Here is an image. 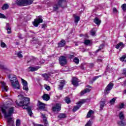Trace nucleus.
<instances>
[{
    "label": "nucleus",
    "mask_w": 126,
    "mask_h": 126,
    "mask_svg": "<svg viewBox=\"0 0 126 126\" xmlns=\"http://www.w3.org/2000/svg\"><path fill=\"white\" fill-rule=\"evenodd\" d=\"M12 103L10 101L6 102L5 104H3L0 107L2 114L4 118H8L14 113V107H10Z\"/></svg>",
    "instance_id": "obj_1"
},
{
    "label": "nucleus",
    "mask_w": 126,
    "mask_h": 126,
    "mask_svg": "<svg viewBox=\"0 0 126 126\" xmlns=\"http://www.w3.org/2000/svg\"><path fill=\"white\" fill-rule=\"evenodd\" d=\"M8 78L14 89H20V86L19 85V82H18V80H17V78H16V76L12 74H10L8 76Z\"/></svg>",
    "instance_id": "obj_2"
},
{
    "label": "nucleus",
    "mask_w": 126,
    "mask_h": 126,
    "mask_svg": "<svg viewBox=\"0 0 126 126\" xmlns=\"http://www.w3.org/2000/svg\"><path fill=\"white\" fill-rule=\"evenodd\" d=\"M57 3H55L53 5V11H57V10H59L60 7L61 8H65L67 7V2H66V0H57Z\"/></svg>",
    "instance_id": "obj_3"
},
{
    "label": "nucleus",
    "mask_w": 126,
    "mask_h": 126,
    "mask_svg": "<svg viewBox=\"0 0 126 126\" xmlns=\"http://www.w3.org/2000/svg\"><path fill=\"white\" fill-rule=\"evenodd\" d=\"M15 103L17 106H20L23 107L28 108L29 104H30V98L27 97H23L22 99L20 101L16 100Z\"/></svg>",
    "instance_id": "obj_4"
},
{
    "label": "nucleus",
    "mask_w": 126,
    "mask_h": 126,
    "mask_svg": "<svg viewBox=\"0 0 126 126\" xmlns=\"http://www.w3.org/2000/svg\"><path fill=\"white\" fill-rule=\"evenodd\" d=\"M34 0H16V4L18 6H27L33 3Z\"/></svg>",
    "instance_id": "obj_5"
},
{
    "label": "nucleus",
    "mask_w": 126,
    "mask_h": 126,
    "mask_svg": "<svg viewBox=\"0 0 126 126\" xmlns=\"http://www.w3.org/2000/svg\"><path fill=\"white\" fill-rule=\"evenodd\" d=\"M86 102V99H83L81 101H79L77 103V106H74L73 108V112H76L78 110H79V108L83 104H84Z\"/></svg>",
    "instance_id": "obj_6"
},
{
    "label": "nucleus",
    "mask_w": 126,
    "mask_h": 126,
    "mask_svg": "<svg viewBox=\"0 0 126 126\" xmlns=\"http://www.w3.org/2000/svg\"><path fill=\"white\" fill-rule=\"evenodd\" d=\"M43 23V18L42 16H39L38 18L34 19V22H33L32 24L35 26V27H38L40 23Z\"/></svg>",
    "instance_id": "obj_7"
},
{
    "label": "nucleus",
    "mask_w": 126,
    "mask_h": 126,
    "mask_svg": "<svg viewBox=\"0 0 126 126\" xmlns=\"http://www.w3.org/2000/svg\"><path fill=\"white\" fill-rule=\"evenodd\" d=\"M59 63L61 65L63 66V65H65L67 63V61L66 60V57L64 56H62L59 58Z\"/></svg>",
    "instance_id": "obj_8"
},
{
    "label": "nucleus",
    "mask_w": 126,
    "mask_h": 126,
    "mask_svg": "<svg viewBox=\"0 0 126 126\" xmlns=\"http://www.w3.org/2000/svg\"><path fill=\"white\" fill-rule=\"evenodd\" d=\"M114 87V84L113 83H110L105 88L104 90V93L106 94H109L110 92L113 89Z\"/></svg>",
    "instance_id": "obj_9"
},
{
    "label": "nucleus",
    "mask_w": 126,
    "mask_h": 126,
    "mask_svg": "<svg viewBox=\"0 0 126 126\" xmlns=\"http://www.w3.org/2000/svg\"><path fill=\"white\" fill-rule=\"evenodd\" d=\"M21 81L23 85V89L25 90L27 93L28 92V91H29V88H28V83H27V81L22 78L21 79Z\"/></svg>",
    "instance_id": "obj_10"
},
{
    "label": "nucleus",
    "mask_w": 126,
    "mask_h": 126,
    "mask_svg": "<svg viewBox=\"0 0 126 126\" xmlns=\"http://www.w3.org/2000/svg\"><path fill=\"white\" fill-rule=\"evenodd\" d=\"M62 105L59 103H57L55 106L52 108L53 112H59L61 111Z\"/></svg>",
    "instance_id": "obj_11"
},
{
    "label": "nucleus",
    "mask_w": 126,
    "mask_h": 126,
    "mask_svg": "<svg viewBox=\"0 0 126 126\" xmlns=\"http://www.w3.org/2000/svg\"><path fill=\"white\" fill-rule=\"evenodd\" d=\"M0 83L1 85L2 92H7V90H8V87L6 86V84L4 82H1Z\"/></svg>",
    "instance_id": "obj_12"
},
{
    "label": "nucleus",
    "mask_w": 126,
    "mask_h": 126,
    "mask_svg": "<svg viewBox=\"0 0 126 126\" xmlns=\"http://www.w3.org/2000/svg\"><path fill=\"white\" fill-rule=\"evenodd\" d=\"M66 83V82H65V80H61L60 81V85H59L58 89L59 90H63V86H65Z\"/></svg>",
    "instance_id": "obj_13"
},
{
    "label": "nucleus",
    "mask_w": 126,
    "mask_h": 126,
    "mask_svg": "<svg viewBox=\"0 0 126 126\" xmlns=\"http://www.w3.org/2000/svg\"><path fill=\"white\" fill-rule=\"evenodd\" d=\"M43 119V123L45 126H49V123L48 122V119L47 117H46V115L45 114H43V113H40Z\"/></svg>",
    "instance_id": "obj_14"
},
{
    "label": "nucleus",
    "mask_w": 126,
    "mask_h": 126,
    "mask_svg": "<svg viewBox=\"0 0 126 126\" xmlns=\"http://www.w3.org/2000/svg\"><path fill=\"white\" fill-rule=\"evenodd\" d=\"M115 48L117 49L120 48L121 50H122V49L125 48V44L123 42H120L116 45Z\"/></svg>",
    "instance_id": "obj_15"
},
{
    "label": "nucleus",
    "mask_w": 126,
    "mask_h": 126,
    "mask_svg": "<svg viewBox=\"0 0 126 126\" xmlns=\"http://www.w3.org/2000/svg\"><path fill=\"white\" fill-rule=\"evenodd\" d=\"M40 68L39 66H35V67H29L28 69L29 71H36V70H38Z\"/></svg>",
    "instance_id": "obj_16"
},
{
    "label": "nucleus",
    "mask_w": 126,
    "mask_h": 126,
    "mask_svg": "<svg viewBox=\"0 0 126 126\" xmlns=\"http://www.w3.org/2000/svg\"><path fill=\"white\" fill-rule=\"evenodd\" d=\"M72 84H73L74 86H78V79L76 78H73L72 80Z\"/></svg>",
    "instance_id": "obj_17"
},
{
    "label": "nucleus",
    "mask_w": 126,
    "mask_h": 126,
    "mask_svg": "<svg viewBox=\"0 0 126 126\" xmlns=\"http://www.w3.org/2000/svg\"><path fill=\"white\" fill-rule=\"evenodd\" d=\"M39 110H44L45 109V106H47V104L43 103L41 102H39Z\"/></svg>",
    "instance_id": "obj_18"
},
{
    "label": "nucleus",
    "mask_w": 126,
    "mask_h": 126,
    "mask_svg": "<svg viewBox=\"0 0 126 126\" xmlns=\"http://www.w3.org/2000/svg\"><path fill=\"white\" fill-rule=\"evenodd\" d=\"M65 45V41L63 39H62L60 43H58L59 48H62Z\"/></svg>",
    "instance_id": "obj_19"
},
{
    "label": "nucleus",
    "mask_w": 126,
    "mask_h": 126,
    "mask_svg": "<svg viewBox=\"0 0 126 126\" xmlns=\"http://www.w3.org/2000/svg\"><path fill=\"white\" fill-rule=\"evenodd\" d=\"M23 109H26V110L28 111V113L29 116H30V117L32 116V114H33V113H32V110L31 108H30V107H27V108L25 107H24Z\"/></svg>",
    "instance_id": "obj_20"
},
{
    "label": "nucleus",
    "mask_w": 126,
    "mask_h": 126,
    "mask_svg": "<svg viewBox=\"0 0 126 126\" xmlns=\"http://www.w3.org/2000/svg\"><path fill=\"white\" fill-rule=\"evenodd\" d=\"M42 98L45 101H49L50 100V96H49V94H45L42 96Z\"/></svg>",
    "instance_id": "obj_21"
},
{
    "label": "nucleus",
    "mask_w": 126,
    "mask_h": 126,
    "mask_svg": "<svg viewBox=\"0 0 126 126\" xmlns=\"http://www.w3.org/2000/svg\"><path fill=\"white\" fill-rule=\"evenodd\" d=\"M41 76L44 78V80H46V81H48L49 80V78H50V76H49V74L47 73L42 74L41 75Z\"/></svg>",
    "instance_id": "obj_22"
},
{
    "label": "nucleus",
    "mask_w": 126,
    "mask_h": 126,
    "mask_svg": "<svg viewBox=\"0 0 126 126\" xmlns=\"http://www.w3.org/2000/svg\"><path fill=\"white\" fill-rule=\"evenodd\" d=\"M9 8V5L7 3H5L1 7L2 10H6V9H8Z\"/></svg>",
    "instance_id": "obj_23"
},
{
    "label": "nucleus",
    "mask_w": 126,
    "mask_h": 126,
    "mask_svg": "<svg viewBox=\"0 0 126 126\" xmlns=\"http://www.w3.org/2000/svg\"><path fill=\"white\" fill-rule=\"evenodd\" d=\"M58 118L60 120H61V119H65V118H66V115L64 113H61L58 116Z\"/></svg>",
    "instance_id": "obj_24"
},
{
    "label": "nucleus",
    "mask_w": 126,
    "mask_h": 126,
    "mask_svg": "<svg viewBox=\"0 0 126 126\" xmlns=\"http://www.w3.org/2000/svg\"><path fill=\"white\" fill-rule=\"evenodd\" d=\"M118 125L121 126H126V120H121V121L118 122Z\"/></svg>",
    "instance_id": "obj_25"
},
{
    "label": "nucleus",
    "mask_w": 126,
    "mask_h": 126,
    "mask_svg": "<svg viewBox=\"0 0 126 126\" xmlns=\"http://www.w3.org/2000/svg\"><path fill=\"white\" fill-rule=\"evenodd\" d=\"M94 23H95V24H96V25H100V24H101V21H100L99 18H98L97 17L94 18Z\"/></svg>",
    "instance_id": "obj_26"
},
{
    "label": "nucleus",
    "mask_w": 126,
    "mask_h": 126,
    "mask_svg": "<svg viewBox=\"0 0 126 126\" xmlns=\"http://www.w3.org/2000/svg\"><path fill=\"white\" fill-rule=\"evenodd\" d=\"M119 119H120L121 120H125V115H124V112H120L119 113Z\"/></svg>",
    "instance_id": "obj_27"
},
{
    "label": "nucleus",
    "mask_w": 126,
    "mask_h": 126,
    "mask_svg": "<svg viewBox=\"0 0 126 126\" xmlns=\"http://www.w3.org/2000/svg\"><path fill=\"white\" fill-rule=\"evenodd\" d=\"M96 32H97V29L94 28L92 30L90 31V33L92 36H95V34H96Z\"/></svg>",
    "instance_id": "obj_28"
},
{
    "label": "nucleus",
    "mask_w": 126,
    "mask_h": 126,
    "mask_svg": "<svg viewBox=\"0 0 126 126\" xmlns=\"http://www.w3.org/2000/svg\"><path fill=\"white\" fill-rule=\"evenodd\" d=\"M101 76H102V75H99L97 76H94L93 77V80H91L90 81V83H93V82H94V81H95L96 79H98V78L99 77H101Z\"/></svg>",
    "instance_id": "obj_29"
},
{
    "label": "nucleus",
    "mask_w": 126,
    "mask_h": 126,
    "mask_svg": "<svg viewBox=\"0 0 126 126\" xmlns=\"http://www.w3.org/2000/svg\"><path fill=\"white\" fill-rule=\"evenodd\" d=\"M74 22L75 23H78V21L80 20V18L79 16H77L75 15H74Z\"/></svg>",
    "instance_id": "obj_30"
},
{
    "label": "nucleus",
    "mask_w": 126,
    "mask_h": 126,
    "mask_svg": "<svg viewBox=\"0 0 126 126\" xmlns=\"http://www.w3.org/2000/svg\"><path fill=\"white\" fill-rule=\"evenodd\" d=\"M12 124H13V122L12 121V118H8L7 120L8 126H10V125H12Z\"/></svg>",
    "instance_id": "obj_31"
},
{
    "label": "nucleus",
    "mask_w": 126,
    "mask_h": 126,
    "mask_svg": "<svg viewBox=\"0 0 126 126\" xmlns=\"http://www.w3.org/2000/svg\"><path fill=\"white\" fill-rule=\"evenodd\" d=\"M104 46H105V45H104V44H100V45L99 47V48L98 49H97V50H96L95 53H98V52H99V51H101L102 50V49H103L104 48Z\"/></svg>",
    "instance_id": "obj_32"
},
{
    "label": "nucleus",
    "mask_w": 126,
    "mask_h": 126,
    "mask_svg": "<svg viewBox=\"0 0 126 126\" xmlns=\"http://www.w3.org/2000/svg\"><path fill=\"white\" fill-rule=\"evenodd\" d=\"M92 119H91L87 123L85 126H92Z\"/></svg>",
    "instance_id": "obj_33"
},
{
    "label": "nucleus",
    "mask_w": 126,
    "mask_h": 126,
    "mask_svg": "<svg viewBox=\"0 0 126 126\" xmlns=\"http://www.w3.org/2000/svg\"><path fill=\"white\" fill-rule=\"evenodd\" d=\"M93 111L90 110L87 115V118H90L91 117L92 114H93Z\"/></svg>",
    "instance_id": "obj_34"
},
{
    "label": "nucleus",
    "mask_w": 126,
    "mask_h": 126,
    "mask_svg": "<svg viewBox=\"0 0 126 126\" xmlns=\"http://www.w3.org/2000/svg\"><path fill=\"white\" fill-rule=\"evenodd\" d=\"M104 106H105V101H101L100 102V109L101 110L104 109Z\"/></svg>",
    "instance_id": "obj_35"
},
{
    "label": "nucleus",
    "mask_w": 126,
    "mask_h": 126,
    "mask_svg": "<svg viewBox=\"0 0 126 126\" xmlns=\"http://www.w3.org/2000/svg\"><path fill=\"white\" fill-rule=\"evenodd\" d=\"M124 107H125V103H122L118 105V108L121 110V109L124 108Z\"/></svg>",
    "instance_id": "obj_36"
},
{
    "label": "nucleus",
    "mask_w": 126,
    "mask_h": 126,
    "mask_svg": "<svg viewBox=\"0 0 126 126\" xmlns=\"http://www.w3.org/2000/svg\"><path fill=\"white\" fill-rule=\"evenodd\" d=\"M65 103H67V104H69L71 102L70 98H69L68 97H66L65 98Z\"/></svg>",
    "instance_id": "obj_37"
},
{
    "label": "nucleus",
    "mask_w": 126,
    "mask_h": 126,
    "mask_svg": "<svg viewBox=\"0 0 126 126\" xmlns=\"http://www.w3.org/2000/svg\"><path fill=\"white\" fill-rule=\"evenodd\" d=\"M75 57V54L74 53H72L71 54L68 55V58L71 60L72 59H73Z\"/></svg>",
    "instance_id": "obj_38"
},
{
    "label": "nucleus",
    "mask_w": 126,
    "mask_h": 126,
    "mask_svg": "<svg viewBox=\"0 0 126 126\" xmlns=\"http://www.w3.org/2000/svg\"><path fill=\"white\" fill-rule=\"evenodd\" d=\"M73 62L76 63V64H78V63H79V59L76 57L74 59Z\"/></svg>",
    "instance_id": "obj_39"
},
{
    "label": "nucleus",
    "mask_w": 126,
    "mask_h": 126,
    "mask_svg": "<svg viewBox=\"0 0 126 126\" xmlns=\"http://www.w3.org/2000/svg\"><path fill=\"white\" fill-rule=\"evenodd\" d=\"M115 102H116V98H113L110 101V103L111 105H114Z\"/></svg>",
    "instance_id": "obj_40"
},
{
    "label": "nucleus",
    "mask_w": 126,
    "mask_h": 126,
    "mask_svg": "<svg viewBox=\"0 0 126 126\" xmlns=\"http://www.w3.org/2000/svg\"><path fill=\"white\" fill-rule=\"evenodd\" d=\"M0 46L2 48H6V44L2 41H1L0 42Z\"/></svg>",
    "instance_id": "obj_41"
},
{
    "label": "nucleus",
    "mask_w": 126,
    "mask_h": 126,
    "mask_svg": "<svg viewBox=\"0 0 126 126\" xmlns=\"http://www.w3.org/2000/svg\"><path fill=\"white\" fill-rule=\"evenodd\" d=\"M126 59V54L123 55L121 58L120 60L121 62H125V60Z\"/></svg>",
    "instance_id": "obj_42"
},
{
    "label": "nucleus",
    "mask_w": 126,
    "mask_h": 126,
    "mask_svg": "<svg viewBox=\"0 0 126 126\" xmlns=\"http://www.w3.org/2000/svg\"><path fill=\"white\" fill-rule=\"evenodd\" d=\"M17 56L18 58H19V59H22V58H23V56L22 55V54H21V53L20 52L17 53Z\"/></svg>",
    "instance_id": "obj_43"
},
{
    "label": "nucleus",
    "mask_w": 126,
    "mask_h": 126,
    "mask_svg": "<svg viewBox=\"0 0 126 126\" xmlns=\"http://www.w3.org/2000/svg\"><path fill=\"white\" fill-rule=\"evenodd\" d=\"M21 124V122H20V120L18 119L16 120V126H20Z\"/></svg>",
    "instance_id": "obj_44"
},
{
    "label": "nucleus",
    "mask_w": 126,
    "mask_h": 126,
    "mask_svg": "<svg viewBox=\"0 0 126 126\" xmlns=\"http://www.w3.org/2000/svg\"><path fill=\"white\" fill-rule=\"evenodd\" d=\"M84 43L85 45H88L89 44H90V43H91V41H90V40H85Z\"/></svg>",
    "instance_id": "obj_45"
},
{
    "label": "nucleus",
    "mask_w": 126,
    "mask_h": 126,
    "mask_svg": "<svg viewBox=\"0 0 126 126\" xmlns=\"http://www.w3.org/2000/svg\"><path fill=\"white\" fill-rule=\"evenodd\" d=\"M0 68L1 69H7V68H6V66L4 65H0Z\"/></svg>",
    "instance_id": "obj_46"
},
{
    "label": "nucleus",
    "mask_w": 126,
    "mask_h": 126,
    "mask_svg": "<svg viewBox=\"0 0 126 126\" xmlns=\"http://www.w3.org/2000/svg\"><path fill=\"white\" fill-rule=\"evenodd\" d=\"M45 89H46L47 91H50V90H51V87L49 86L45 85Z\"/></svg>",
    "instance_id": "obj_47"
},
{
    "label": "nucleus",
    "mask_w": 126,
    "mask_h": 126,
    "mask_svg": "<svg viewBox=\"0 0 126 126\" xmlns=\"http://www.w3.org/2000/svg\"><path fill=\"white\" fill-rule=\"evenodd\" d=\"M6 30L7 31V34H10V33H11V31H10V30H11V29L9 28V27L6 28ZM8 30L9 31H8Z\"/></svg>",
    "instance_id": "obj_48"
},
{
    "label": "nucleus",
    "mask_w": 126,
    "mask_h": 126,
    "mask_svg": "<svg viewBox=\"0 0 126 126\" xmlns=\"http://www.w3.org/2000/svg\"><path fill=\"white\" fill-rule=\"evenodd\" d=\"M123 10H126V4H123L122 6Z\"/></svg>",
    "instance_id": "obj_49"
},
{
    "label": "nucleus",
    "mask_w": 126,
    "mask_h": 126,
    "mask_svg": "<svg viewBox=\"0 0 126 126\" xmlns=\"http://www.w3.org/2000/svg\"><path fill=\"white\" fill-rule=\"evenodd\" d=\"M113 11L114 13H118V10L115 7L113 8Z\"/></svg>",
    "instance_id": "obj_50"
},
{
    "label": "nucleus",
    "mask_w": 126,
    "mask_h": 126,
    "mask_svg": "<svg viewBox=\"0 0 126 126\" xmlns=\"http://www.w3.org/2000/svg\"><path fill=\"white\" fill-rule=\"evenodd\" d=\"M6 17L4 16L3 14L0 13V18H6Z\"/></svg>",
    "instance_id": "obj_51"
},
{
    "label": "nucleus",
    "mask_w": 126,
    "mask_h": 126,
    "mask_svg": "<svg viewBox=\"0 0 126 126\" xmlns=\"http://www.w3.org/2000/svg\"><path fill=\"white\" fill-rule=\"evenodd\" d=\"M18 38H19V39H21V40H22V39H23V37H22V34H21V33H19Z\"/></svg>",
    "instance_id": "obj_52"
},
{
    "label": "nucleus",
    "mask_w": 126,
    "mask_h": 126,
    "mask_svg": "<svg viewBox=\"0 0 126 126\" xmlns=\"http://www.w3.org/2000/svg\"><path fill=\"white\" fill-rule=\"evenodd\" d=\"M109 70H110V68H109L107 66V67L106 68V71H105L104 72L105 75H107V71H109Z\"/></svg>",
    "instance_id": "obj_53"
},
{
    "label": "nucleus",
    "mask_w": 126,
    "mask_h": 126,
    "mask_svg": "<svg viewBox=\"0 0 126 126\" xmlns=\"http://www.w3.org/2000/svg\"><path fill=\"white\" fill-rule=\"evenodd\" d=\"M85 93H86L85 92V90L82 91V92H81V95L82 96V95H84V94H85Z\"/></svg>",
    "instance_id": "obj_54"
},
{
    "label": "nucleus",
    "mask_w": 126,
    "mask_h": 126,
    "mask_svg": "<svg viewBox=\"0 0 126 126\" xmlns=\"http://www.w3.org/2000/svg\"><path fill=\"white\" fill-rule=\"evenodd\" d=\"M85 92H86V93H88L89 92H90V90L87 88L85 90Z\"/></svg>",
    "instance_id": "obj_55"
},
{
    "label": "nucleus",
    "mask_w": 126,
    "mask_h": 126,
    "mask_svg": "<svg viewBox=\"0 0 126 126\" xmlns=\"http://www.w3.org/2000/svg\"><path fill=\"white\" fill-rule=\"evenodd\" d=\"M46 27H47V25H46V24L42 25V29H45V28H46Z\"/></svg>",
    "instance_id": "obj_56"
},
{
    "label": "nucleus",
    "mask_w": 126,
    "mask_h": 126,
    "mask_svg": "<svg viewBox=\"0 0 126 126\" xmlns=\"http://www.w3.org/2000/svg\"><path fill=\"white\" fill-rule=\"evenodd\" d=\"M94 67V63H91L90 64V68H92V67Z\"/></svg>",
    "instance_id": "obj_57"
},
{
    "label": "nucleus",
    "mask_w": 126,
    "mask_h": 126,
    "mask_svg": "<svg viewBox=\"0 0 126 126\" xmlns=\"http://www.w3.org/2000/svg\"><path fill=\"white\" fill-rule=\"evenodd\" d=\"M81 69H84V66H83V65H81L80 66Z\"/></svg>",
    "instance_id": "obj_58"
},
{
    "label": "nucleus",
    "mask_w": 126,
    "mask_h": 126,
    "mask_svg": "<svg viewBox=\"0 0 126 126\" xmlns=\"http://www.w3.org/2000/svg\"><path fill=\"white\" fill-rule=\"evenodd\" d=\"M123 86H126V80H125L124 82H123V84L122 85Z\"/></svg>",
    "instance_id": "obj_59"
},
{
    "label": "nucleus",
    "mask_w": 126,
    "mask_h": 126,
    "mask_svg": "<svg viewBox=\"0 0 126 126\" xmlns=\"http://www.w3.org/2000/svg\"><path fill=\"white\" fill-rule=\"evenodd\" d=\"M34 126H44L42 125H40V124H34Z\"/></svg>",
    "instance_id": "obj_60"
},
{
    "label": "nucleus",
    "mask_w": 126,
    "mask_h": 126,
    "mask_svg": "<svg viewBox=\"0 0 126 126\" xmlns=\"http://www.w3.org/2000/svg\"><path fill=\"white\" fill-rule=\"evenodd\" d=\"M97 62L98 63H101V62H102V59H98Z\"/></svg>",
    "instance_id": "obj_61"
},
{
    "label": "nucleus",
    "mask_w": 126,
    "mask_h": 126,
    "mask_svg": "<svg viewBox=\"0 0 126 126\" xmlns=\"http://www.w3.org/2000/svg\"><path fill=\"white\" fill-rule=\"evenodd\" d=\"M6 28H7V27H9V24H8V23H6Z\"/></svg>",
    "instance_id": "obj_62"
},
{
    "label": "nucleus",
    "mask_w": 126,
    "mask_h": 126,
    "mask_svg": "<svg viewBox=\"0 0 126 126\" xmlns=\"http://www.w3.org/2000/svg\"><path fill=\"white\" fill-rule=\"evenodd\" d=\"M87 87H88V88H92V87L90 85L87 86Z\"/></svg>",
    "instance_id": "obj_63"
},
{
    "label": "nucleus",
    "mask_w": 126,
    "mask_h": 126,
    "mask_svg": "<svg viewBox=\"0 0 126 126\" xmlns=\"http://www.w3.org/2000/svg\"><path fill=\"white\" fill-rule=\"evenodd\" d=\"M31 62H32V60H28V63H31Z\"/></svg>",
    "instance_id": "obj_64"
}]
</instances>
